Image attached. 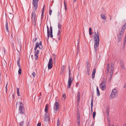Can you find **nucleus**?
Returning <instances> with one entry per match:
<instances>
[{
  "mask_svg": "<svg viewBox=\"0 0 126 126\" xmlns=\"http://www.w3.org/2000/svg\"><path fill=\"white\" fill-rule=\"evenodd\" d=\"M95 36H94V47L95 52H97V47H98L99 42V35L97 31V34L95 32H94Z\"/></svg>",
  "mask_w": 126,
  "mask_h": 126,
  "instance_id": "f257e3e1",
  "label": "nucleus"
},
{
  "mask_svg": "<svg viewBox=\"0 0 126 126\" xmlns=\"http://www.w3.org/2000/svg\"><path fill=\"white\" fill-rule=\"evenodd\" d=\"M69 68V79L67 83V87L68 88H70L71 85V84L73 80V79H72V77L70 76L71 71L69 66L68 67Z\"/></svg>",
  "mask_w": 126,
  "mask_h": 126,
  "instance_id": "f03ea898",
  "label": "nucleus"
},
{
  "mask_svg": "<svg viewBox=\"0 0 126 126\" xmlns=\"http://www.w3.org/2000/svg\"><path fill=\"white\" fill-rule=\"evenodd\" d=\"M118 95V91L115 89H113L111 92L110 98V99L114 98L116 97Z\"/></svg>",
  "mask_w": 126,
  "mask_h": 126,
  "instance_id": "7ed1b4c3",
  "label": "nucleus"
},
{
  "mask_svg": "<svg viewBox=\"0 0 126 126\" xmlns=\"http://www.w3.org/2000/svg\"><path fill=\"white\" fill-rule=\"evenodd\" d=\"M32 24L35 26L36 24V21L37 20L36 16V13L34 12H32Z\"/></svg>",
  "mask_w": 126,
  "mask_h": 126,
  "instance_id": "20e7f679",
  "label": "nucleus"
},
{
  "mask_svg": "<svg viewBox=\"0 0 126 126\" xmlns=\"http://www.w3.org/2000/svg\"><path fill=\"white\" fill-rule=\"evenodd\" d=\"M60 108L59 103L58 102H55L53 107L54 112L55 113H57L59 110Z\"/></svg>",
  "mask_w": 126,
  "mask_h": 126,
  "instance_id": "39448f33",
  "label": "nucleus"
},
{
  "mask_svg": "<svg viewBox=\"0 0 126 126\" xmlns=\"http://www.w3.org/2000/svg\"><path fill=\"white\" fill-rule=\"evenodd\" d=\"M24 111L23 104L22 103H21L20 104L19 109V113L20 114L24 113Z\"/></svg>",
  "mask_w": 126,
  "mask_h": 126,
  "instance_id": "423d86ee",
  "label": "nucleus"
},
{
  "mask_svg": "<svg viewBox=\"0 0 126 126\" xmlns=\"http://www.w3.org/2000/svg\"><path fill=\"white\" fill-rule=\"evenodd\" d=\"M106 80H104L99 85L100 88L102 90H105L106 89Z\"/></svg>",
  "mask_w": 126,
  "mask_h": 126,
  "instance_id": "0eeeda50",
  "label": "nucleus"
},
{
  "mask_svg": "<svg viewBox=\"0 0 126 126\" xmlns=\"http://www.w3.org/2000/svg\"><path fill=\"white\" fill-rule=\"evenodd\" d=\"M126 28V22L125 23L124 25L122 28L121 31L119 32V34L118 35L122 36L124 34L125 30Z\"/></svg>",
  "mask_w": 126,
  "mask_h": 126,
  "instance_id": "6e6552de",
  "label": "nucleus"
},
{
  "mask_svg": "<svg viewBox=\"0 0 126 126\" xmlns=\"http://www.w3.org/2000/svg\"><path fill=\"white\" fill-rule=\"evenodd\" d=\"M53 63L52 59L51 57L49 59L48 63V69H50L52 68Z\"/></svg>",
  "mask_w": 126,
  "mask_h": 126,
  "instance_id": "1a4fd4ad",
  "label": "nucleus"
},
{
  "mask_svg": "<svg viewBox=\"0 0 126 126\" xmlns=\"http://www.w3.org/2000/svg\"><path fill=\"white\" fill-rule=\"evenodd\" d=\"M39 0H32V4L34 8V10H36L37 7L38 5V1Z\"/></svg>",
  "mask_w": 126,
  "mask_h": 126,
  "instance_id": "9d476101",
  "label": "nucleus"
},
{
  "mask_svg": "<svg viewBox=\"0 0 126 126\" xmlns=\"http://www.w3.org/2000/svg\"><path fill=\"white\" fill-rule=\"evenodd\" d=\"M39 51L37 49L34 52V58L35 59L37 60L38 59V55L39 53Z\"/></svg>",
  "mask_w": 126,
  "mask_h": 126,
  "instance_id": "9b49d317",
  "label": "nucleus"
},
{
  "mask_svg": "<svg viewBox=\"0 0 126 126\" xmlns=\"http://www.w3.org/2000/svg\"><path fill=\"white\" fill-rule=\"evenodd\" d=\"M120 64L121 67L123 69H125L124 63L123 61H120Z\"/></svg>",
  "mask_w": 126,
  "mask_h": 126,
  "instance_id": "f8f14e48",
  "label": "nucleus"
},
{
  "mask_svg": "<svg viewBox=\"0 0 126 126\" xmlns=\"http://www.w3.org/2000/svg\"><path fill=\"white\" fill-rule=\"evenodd\" d=\"M5 27L6 28V31L7 33L8 34L9 33V30L8 29V23L7 21L6 22V23L5 26Z\"/></svg>",
  "mask_w": 126,
  "mask_h": 126,
  "instance_id": "ddd939ff",
  "label": "nucleus"
},
{
  "mask_svg": "<svg viewBox=\"0 0 126 126\" xmlns=\"http://www.w3.org/2000/svg\"><path fill=\"white\" fill-rule=\"evenodd\" d=\"M110 65L109 63H108L106 68V70L107 73L108 74L109 73V71L110 70Z\"/></svg>",
  "mask_w": 126,
  "mask_h": 126,
  "instance_id": "4468645a",
  "label": "nucleus"
},
{
  "mask_svg": "<svg viewBox=\"0 0 126 126\" xmlns=\"http://www.w3.org/2000/svg\"><path fill=\"white\" fill-rule=\"evenodd\" d=\"M109 106H107L106 107V113L107 114V116H109Z\"/></svg>",
  "mask_w": 126,
  "mask_h": 126,
  "instance_id": "2eb2a0df",
  "label": "nucleus"
},
{
  "mask_svg": "<svg viewBox=\"0 0 126 126\" xmlns=\"http://www.w3.org/2000/svg\"><path fill=\"white\" fill-rule=\"evenodd\" d=\"M78 103H79V101L80 99V93L79 92L77 94V97Z\"/></svg>",
  "mask_w": 126,
  "mask_h": 126,
  "instance_id": "dca6fc26",
  "label": "nucleus"
},
{
  "mask_svg": "<svg viewBox=\"0 0 126 126\" xmlns=\"http://www.w3.org/2000/svg\"><path fill=\"white\" fill-rule=\"evenodd\" d=\"M50 32L49 33V35H50V37L52 38L53 37V35H52V27L51 26L50 27Z\"/></svg>",
  "mask_w": 126,
  "mask_h": 126,
  "instance_id": "f3484780",
  "label": "nucleus"
},
{
  "mask_svg": "<svg viewBox=\"0 0 126 126\" xmlns=\"http://www.w3.org/2000/svg\"><path fill=\"white\" fill-rule=\"evenodd\" d=\"M1 63L2 66L3 67L6 66L7 65V63L4 60L2 61Z\"/></svg>",
  "mask_w": 126,
  "mask_h": 126,
  "instance_id": "a211bd4d",
  "label": "nucleus"
},
{
  "mask_svg": "<svg viewBox=\"0 0 126 126\" xmlns=\"http://www.w3.org/2000/svg\"><path fill=\"white\" fill-rule=\"evenodd\" d=\"M47 38L48 39L49 37L50 31L49 27L47 25Z\"/></svg>",
  "mask_w": 126,
  "mask_h": 126,
  "instance_id": "6ab92c4d",
  "label": "nucleus"
},
{
  "mask_svg": "<svg viewBox=\"0 0 126 126\" xmlns=\"http://www.w3.org/2000/svg\"><path fill=\"white\" fill-rule=\"evenodd\" d=\"M93 98H92L91 99V112H92L93 111Z\"/></svg>",
  "mask_w": 126,
  "mask_h": 126,
  "instance_id": "aec40b11",
  "label": "nucleus"
},
{
  "mask_svg": "<svg viewBox=\"0 0 126 126\" xmlns=\"http://www.w3.org/2000/svg\"><path fill=\"white\" fill-rule=\"evenodd\" d=\"M38 42H36V44L35 45V47L34 48V50L35 51H36L38 47H39V45H38Z\"/></svg>",
  "mask_w": 126,
  "mask_h": 126,
  "instance_id": "412c9836",
  "label": "nucleus"
},
{
  "mask_svg": "<svg viewBox=\"0 0 126 126\" xmlns=\"http://www.w3.org/2000/svg\"><path fill=\"white\" fill-rule=\"evenodd\" d=\"M97 91V95L98 96H99L100 95V93L98 87H97L96 88Z\"/></svg>",
  "mask_w": 126,
  "mask_h": 126,
  "instance_id": "4be33fe9",
  "label": "nucleus"
},
{
  "mask_svg": "<svg viewBox=\"0 0 126 126\" xmlns=\"http://www.w3.org/2000/svg\"><path fill=\"white\" fill-rule=\"evenodd\" d=\"M77 122H80V115L79 114H77Z\"/></svg>",
  "mask_w": 126,
  "mask_h": 126,
  "instance_id": "5701e85b",
  "label": "nucleus"
},
{
  "mask_svg": "<svg viewBox=\"0 0 126 126\" xmlns=\"http://www.w3.org/2000/svg\"><path fill=\"white\" fill-rule=\"evenodd\" d=\"M45 7V5H44L43 7V10L42 11V14H41V17H43V15H44V9Z\"/></svg>",
  "mask_w": 126,
  "mask_h": 126,
  "instance_id": "b1692460",
  "label": "nucleus"
},
{
  "mask_svg": "<svg viewBox=\"0 0 126 126\" xmlns=\"http://www.w3.org/2000/svg\"><path fill=\"white\" fill-rule=\"evenodd\" d=\"M64 68V65H63L62 66L61 71L60 72V73L62 74L63 72Z\"/></svg>",
  "mask_w": 126,
  "mask_h": 126,
  "instance_id": "393cba45",
  "label": "nucleus"
},
{
  "mask_svg": "<svg viewBox=\"0 0 126 126\" xmlns=\"http://www.w3.org/2000/svg\"><path fill=\"white\" fill-rule=\"evenodd\" d=\"M44 120L46 122L49 121V119L48 116H45L44 118Z\"/></svg>",
  "mask_w": 126,
  "mask_h": 126,
  "instance_id": "a878e982",
  "label": "nucleus"
},
{
  "mask_svg": "<svg viewBox=\"0 0 126 126\" xmlns=\"http://www.w3.org/2000/svg\"><path fill=\"white\" fill-rule=\"evenodd\" d=\"M21 68H19L18 71V73L19 75H20L21 74Z\"/></svg>",
  "mask_w": 126,
  "mask_h": 126,
  "instance_id": "bb28decb",
  "label": "nucleus"
},
{
  "mask_svg": "<svg viewBox=\"0 0 126 126\" xmlns=\"http://www.w3.org/2000/svg\"><path fill=\"white\" fill-rule=\"evenodd\" d=\"M19 88H17V94L18 96H20V94L19 91Z\"/></svg>",
  "mask_w": 126,
  "mask_h": 126,
  "instance_id": "cd10ccee",
  "label": "nucleus"
},
{
  "mask_svg": "<svg viewBox=\"0 0 126 126\" xmlns=\"http://www.w3.org/2000/svg\"><path fill=\"white\" fill-rule=\"evenodd\" d=\"M101 17L104 20H105L106 19V17L103 14H102L101 15Z\"/></svg>",
  "mask_w": 126,
  "mask_h": 126,
  "instance_id": "c85d7f7f",
  "label": "nucleus"
},
{
  "mask_svg": "<svg viewBox=\"0 0 126 126\" xmlns=\"http://www.w3.org/2000/svg\"><path fill=\"white\" fill-rule=\"evenodd\" d=\"M58 27L59 29H60L61 28L62 25L59 23H58Z\"/></svg>",
  "mask_w": 126,
  "mask_h": 126,
  "instance_id": "c756f323",
  "label": "nucleus"
},
{
  "mask_svg": "<svg viewBox=\"0 0 126 126\" xmlns=\"http://www.w3.org/2000/svg\"><path fill=\"white\" fill-rule=\"evenodd\" d=\"M17 65H18L19 67V68H21V66H20V62H19L18 61H17Z\"/></svg>",
  "mask_w": 126,
  "mask_h": 126,
  "instance_id": "7c9ffc66",
  "label": "nucleus"
},
{
  "mask_svg": "<svg viewBox=\"0 0 126 126\" xmlns=\"http://www.w3.org/2000/svg\"><path fill=\"white\" fill-rule=\"evenodd\" d=\"M48 106L47 105H46V106L45 108V112H47V111L48 110V109H47Z\"/></svg>",
  "mask_w": 126,
  "mask_h": 126,
  "instance_id": "2f4dec72",
  "label": "nucleus"
},
{
  "mask_svg": "<svg viewBox=\"0 0 126 126\" xmlns=\"http://www.w3.org/2000/svg\"><path fill=\"white\" fill-rule=\"evenodd\" d=\"M61 31L60 30H58L57 33V35L58 36H59L61 34Z\"/></svg>",
  "mask_w": 126,
  "mask_h": 126,
  "instance_id": "473e14b6",
  "label": "nucleus"
},
{
  "mask_svg": "<svg viewBox=\"0 0 126 126\" xmlns=\"http://www.w3.org/2000/svg\"><path fill=\"white\" fill-rule=\"evenodd\" d=\"M60 121L59 119H58L57 120V126H60Z\"/></svg>",
  "mask_w": 126,
  "mask_h": 126,
  "instance_id": "72a5a7b5",
  "label": "nucleus"
},
{
  "mask_svg": "<svg viewBox=\"0 0 126 126\" xmlns=\"http://www.w3.org/2000/svg\"><path fill=\"white\" fill-rule=\"evenodd\" d=\"M87 66V71H88L90 70V66Z\"/></svg>",
  "mask_w": 126,
  "mask_h": 126,
  "instance_id": "f704fd0d",
  "label": "nucleus"
},
{
  "mask_svg": "<svg viewBox=\"0 0 126 126\" xmlns=\"http://www.w3.org/2000/svg\"><path fill=\"white\" fill-rule=\"evenodd\" d=\"M39 47H39V48L41 49V50H43V46L42 45H39Z\"/></svg>",
  "mask_w": 126,
  "mask_h": 126,
  "instance_id": "c9c22d12",
  "label": "nucleus"
},
{
  "mask_svg": "<svg viewBox=\"0 0 126 126\" xmlns=\"http://www.w3.org/2000/svg\"><path fill=\"white\" fill-rule=\"evenodd\" d=\"M114 66H112L111 65V71H113L114 68Z\"/></svg>",
  "mask_w": 126,
  "mask_h": 126,
  "instance_id": "e433bc0d",
  "label": "nucleus"
},
{
  "mask_svg": "<svg viewBox=\"0 0 126 126\" xmlns=\"http://www.w3.org/2000/svg\"><path fill=\"white\" fill-rule=\"evenodd\" d=\"M96 114V112L95 111H94L93 113V118H94L95 117V116Z\"/></svg>",
  "mask_w": 126,
  "mask_h": 126,
  "instance_id": "4c0bfd02",
  "label": "nucleus"
},
{
  "mask_svg": "<svg viewBox=\"0 0 126 126\" xmlns=\"http://www.w3.org/2000/svg\"><path fill=\"white\" fill-rule=\"evenodd\" d=\"M64 5L65 9L66 10L67 9V8L66 7V3H65V1H64Z\"/></svg>",
  "mask_w": 126,
  "mask_h": 126,
  "instance_id": "58836bf2",
  "label": "nucleus"
},
{
  "mask_svg": "<svg viewBox=\"0 0 126 126\" xmlns=\"http://www.w3.org/2000/svg\"><path fill=\"white\" fill-rule=\"evenodd\" d=\"M23 121H22L19 124L20 126H23Z\"/></svg>",
  "mask_w": 126,
  "mask_h": 126,
  "instance_id": "ea45409f",
  "label": "nucleus"
},
{
  "mask_svg": "<svg viewBox=\"0 0 126 126\" xmlns=\"http://www.w3.org/2000/svg\"><path fill=\"white\" fill-rule=\"evenodd\" d=\"M85 126H89V122L86 121V122Z\"/></svg>",
  "mask_w": 126,
  "mask_h": 126,
  "instance_id": "a19ab883",
  "label": "nucleus"
},
{
  "mask_svg": "<svg viewBox=\"0 0 126 126\" xmlns=\"http://www.w3.org/2000/svg\"><path fill=\"white\" fill-rule=\"evenodd\" d=\"M96 69H93V72L92 73L95 74V73Z\"/></svg>",
  "mask_w": 126,
  "mask_h": 126,
  "instance_id": "79ce46f5",
  "label": "nucleus"
},
{
  "mask_svg": "<svg viewBox=\"0 0 126 126\" xmlns=\"http://www.w3.org/2000/svg\"><path fill=\"white\" fill-rule=\"evenodd\" d=\"M32 75L34 77H35L36 76V74L34 72H33L32 74Z\"/></svg>",
  "mask_w": 126,
  "mask_h": 126,
  "instance_id": "37998d69",
  "label": "nucleus"
},
{
  "mask_svg": "<svg viewBox=\"0 0 126 126\" xmlns=\"http://www.w3.org/2000/svg\"><path fill=\"white\" fill-rule=\"evenodd\" d=\"M52 10H50V9L49 10V14L50 15H51V14H52Z\"/></svg>",
  "mask_w": 126,
  "mask_h": 126,
  "instance_id": "c03bdc74",
  "label": "nucleus"
},
{
  "mask_svg": "<svg viewBox=\"0 0 126 126\" xmlns=\"http://www.w3.org/2000/svg\"><path fill=\"white\" fill-rule=\"evenodd\" d=\"M95 74L92 73V78L93 79L94 78V77H95Z\"/></svg>",
  "mask_w": 126,
  "mask_h": 126,
  "instance_id": "a18cd8bd",
  "label": "nucleus"
},
{
  "mask_svg": "<svg viewBox=\"0 0 126 126\" xmlns=\"http://www.w3.org/2000/svg\"><path fill=\"white\" fill-rule=\"evenodd\" d=\"M90 66V65H89L88 61H87V63H86V66Z\"/></svg>",
  "mask_w": 126,
  "mask_h": 126,
  "instance_id": "49530a36",
  "label": "nucleus"
},
{
  "mask_svg": "<svg viewBox=\"0 0 126 126\" xmlns=\"http://www.w3.org/2000/svg\"><path fill=\"white\" fill-rule=\"evenodd\" d=\"M8 82H7V83L6 84V93L7 92V85H8Z\"/></svg>",
  "mask_w": 126,
  "mask_h": 126,
  "instance_id": "de8ad7c7",
  "label": "nucleus"
},
{
  "mask_svg": "<svg viewBox=\"0 0 126 126\" xmlns=\"http://www.w3.org/2000/svg\"><path fill=\"white\" fill-rule=\"evenodd\" d=\"M122 36L118 35V38L121 39L122 38Z\"/></svg>",
  "mask_w": 126,
  "mask_h": 126,
  "instance_id": "09e8293b",
  "label": "nucleus"
},
{
  "mask_svg": "<svg viewBox=\"0 0 126 126\" xmlns=\"http://www.w3.org/2000/svg\"><path fill=\"white\" fill-rule=\"evenodd\" d=\"M77 55L78 54V52L79 50V47L78 46L77 47Z\"/></svg>",
  "mask_w": 126,
  "mask_h": 126,
  "instance_id": "8fccbe9b",
  "label": "nucleus"
},
{
  "mask_svg": "<svg viewBox=\"0 0 126 126\" xmlns=\"http://www.w3.org/2000/svg\"><path fill=\"white\" fill-rule=\"evenodd\" d=\"M39 45H42V42L41 41H40L39 43H38V44Z\"/></svg>",
  "mask_w": 126,
  "mask_h": 126,
  "instance_id": "3c124183",
  "label": "nucleus"
},
{
  "mask_svg": "<svg viewBox=\"0 0 126 126\" xmlns=\"http://www.w3.org/2000/svg\"><path fill=\"white\" fill-rule=\"evenodd\" d=\"M63 97L64 98V99H65L66 97V95L65 94H64L63 95Z\"/></svg>",
  "mask_w": 126,
  "mask_h": 126,
  "instance_id": "603ef678",
  "label": "nucleus"
},
{
  "mask_svg": "<svg viewBox=\"0 0 126 126\" xmlns=\"http://www.w3.org/2000/svg\"><path fill=\"white\" fill-rule=\"evenodd\" d=\"M113 74V71H111L110 72V75L112 76Z\"/></svg>",
  "mask_w": 126,
  "mask_h": 126,
  "instance_id": "864d4df0",
  "label": "nucleus"
},
{
  "mask_svg": "<svg viewBox=\"0 0 126 126\" xmlns=\"http://www.w3.org/2000/svg\"><path fill=\"white\" fill-rule=\"evenodd\" d=\"M37 126H41V123H38L37 124Z\"/></svg>",
  "mask_w": 126,
  "mask_h": 126,
  "instance_id": "5fc2aeb1",
  "label": "nucleus"
},
{
  "mask_svg": "<svg viewBox=\"0 0 126 126\" xmlns=\"http://www.w3.org/2000/svg\"><path fill=\"white\" fill-rule=\"evenodd\" d=\"M77 125L78 126H81L80 125V122H77Z\"/></svg>",
  "mask_w": 126,
  "mask_h": 126,
  "instance_id": "6e6d98bb",
  "label": "nucleus"
},
{
  "mask_svg": "<svg viewBox=\"0 0 126 126\" xmlns=\"http://www.w3.org/2000/svg\"><path fill=\"white\" fill-rule=\"evenodd\" d=\"M117 41L118 42H120L121 41V39L117 38Z\"/></svg>",
  "mask_w": 126,
  "mask_h": 126,
  "instance_id": "4d7b16f0",
  "label": "nucleus"
},
{
  "mask_svg": "<svg viewBox=\"0 0 126 126\" xmlns=\"http://www.w3.org/2000/svg\"><path fill=\"white\" fill-rule=\"evenodd\" d=\"M46 113L45 114V116L46 117V116H48V114H47V112H46Z\"/></svg>",
  "mask_w": 126,
  "mask_h": 126,
  "instance_id": "13d9d810",
  "label": "nucleus"
},
{
  "mask_svg": "<svg viewBox=\"0 0 126 126\" xmlns=\"http://www.w3.org/2000/svg\"><path fill=\"white\" fill-rule=\"evenodd\" d=\"M92 31V29L91 27H90L89 29V32H91Z\"/></svg>",
  "mask_w": 126,
  "mask_h": 126,
  "instance_id": "bf43d9fd",
  "label": "nucleus"
},
{
  "mask_svg": "<svg viewBox=\"0 0 126 126\" xmlns=\"http://www.w3.org/2000/svg\"><path fill=\"white\" fill-rule=\"evenodd\" d=\"M126 87V83L125 84L124 86V88H125Z\"/></svg>",
  "mask_w": 126,
  "mask_h": 126,
  "instance_id": "052dcab7",
  "label": "nucleus"
},
{
  "mask_svg": "<svg viewBox=\"0 0 126 126\" xmlns=\"http://www.w3.org/2000/svg\"><path fill=\"white\" fill-rule=\"evenodd\" d=\"M89 32V35H92V33L91 32Z\"/></svg>",
  "mask_w": 126,
  "mask_h": 126,
  "instance_id": "680f3d73",
  "label": "nucleus"
},
{
  "mask_svg": "<svg viewBox=\"0 0 126 126\" xmlns=\"http://www.w3.org/2000/svg\"><path fill=\"white\" fill-rule=\"evenodd\" d=\"M90 71H87V74L88 75H90V73H89Z\"/></svg>",
  "mask_w": 126,
  "mask_h": 126,
  "instance_id": "e2e57ef3",
  "label": "nucleus"
},
{
  "mask_svg": "<svg viewBox=\"0 0 126 126\" xmlns=\"http://www.w3.org/2000/svg\"><path fill=\"white\" fill-rule=\"evenodd\" d=\"M111 65H112V66H114V64L113 63H111Z\"/></svg>",
  "mask_w": 126,
  "mask_h": 126,
  "instance_id": "0e129e2a",
  "label": "nucleus"
},
{
  "mask_svg": "<svg viewBox=\"0 0 126 126\" xmlns=\"http://www.w3.org/2000/svg\"><path fill=\"white\" fill-rule=\"evenodd\" d=\"M54 59H55L56 58V56L55 55H54Z\"/></svg>",
  "mask_w": 126,
  "mask_h": 126,
  "instance_id": "69168bd1",
  "label": "nucleus"
},
{
  "mask_svg": "<svg viewBox=\"0 0 126 126\" xmlns=\"http://www.w3.org/2000/svg\"><path fill=\"white\" fill-rule=\"evenodd\" d=\"M35 41H36V40H35V39H33V42H35Z\"/></svg>",
  "mask_w": 126,
  "mask_h": 126,
  "instance_id": "338daca9",
  "label": "nucleus"
},
{
  "mask_svg": "<svg viewBox=\"0 0 126 126\" xmlns=\"http://www.w3.org/2000/svg\"><path fill=\"white\" fill-rule=\"evenodd\" d=\"M28 126H29L30 125V124L29 123H28L27 124Z\"/></svg>",
  "mask_w": 126,
  "mask_h": 126,
  "instance_id": "774afa93",
  "label": "nucleus"
}]
</instances>
